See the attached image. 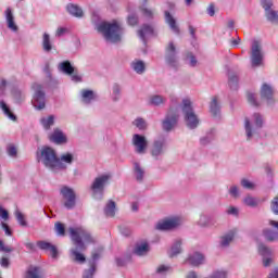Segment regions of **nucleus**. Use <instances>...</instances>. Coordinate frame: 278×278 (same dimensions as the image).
I'll use <instances>...</instances> for the list:
<instances>
[{"label": "nucleus", "instance_id": "obj_1", "mask_svg": "<svg viewBox=\"0 0 278 278\" xmlns=\"http://www.w3.org/2000/svg\"><path fill=\"white\" fill-rule=\"evenodd\" d=\"M68 231L75 247L70 251V255L77 264H85L86 256L83 254V251H86L87 244H94L96 240L92 235H90V231L86 230L84 227H71Z\"/></svg>", "mask_w": 278, "mask_h": 278}, {"label": "nucleus", "instance_id": "obj_2", "mask_svg": "<svg viewBox=\"0 0 278 278\" xmlns=\"http://www.w3.org/2000/svg\"><path fill=\"white\" fill-rule=\"evenodd\" d=\"M39 160L46 168H49L53 173H58V170H64L66 168V165L60 162L58 154H55V150L50 147L41 149Z\"/></svg>", "mask_w": 278, "mask_h": 278}, {"label": "nucleus", "instance_id": "obj_3", "mask_svg": "<svg viewBox=\"0 0 278 278\" xmlns=\"http://www.w3.org/2000/svg\"><path fill=\"white\" fill-rule=\"evenodd\" d=\"M97 29L109 42H119L121 36H123V27L116 21L102 22L97 26Z\"/></svg>", "mask_w": 278, "mask_h": 278}, {"label": "nucleus", "instance_id": "obj_4", "mask_svg": "<svg viewBox=\"0 0 278 278\" xmlns=\"http://www.w3.org/2000/svg\"><path fill=\"white\" fill-rule=\"evenodd\" d=\"M182 112L189 129H195L199 125V118L197 117V114H194V111H192V102H190V100H182Z\"/></svg>", "mask_w": 278, "mask_h": 278}, {"label": "nucleus", "instance_id": "obj_5", "mask_svg": "<svg viewBox=\"0 0 278 278\" xmlns=\"http://www.w3.org/2000/svg\"><path fill=\"white\" fill-rule=\"evenodd\" d=\"M251 62L254 68L264 64V53L260 41H253L252 43Z\"/></svg>", "mask_w": 278, "mask_h": 278}, {"label": "nucleus", "instance_id": "obj_6", "mask_svg": "<svg viewBox=\"0 0 278 278\" xmlns=\"http://www.w3.org/2000/svg\"><path fill=\"white\" fill-rule=\"evenodd\" d=\"M35 90V94L33 97L31 103L36 110H45L46 100H45V91H42V87L38 84L33 86Z\"/></svg>", "mask_w": 278, "mask_h": 278}, {"label": "nucleus", "instance_id": "obj_7", "mask_svg": "<svg viewBox=\"0 0 278 278\" xmlns=\"http://www.w3.org/2000/svg\"><path fill=\"white\" fill-rule=\"evenodd\" d=\"M258 254L263 256V266L265 268H268V266L275 263L273 250L262 243L258 245Z\"/></svg>", "mask_w": 278, "mask_h": 278}, {"label": "nucleus", "instance_id": "obj_8", "mask_svg": "<svg viewBox=\"0 0 278 278\" xmlns=\"http://www.w3.org/2000/svg\"><path fill=\"white\" fill-rule=\"evenodd\" d=\"M181 225V218L172 217L168 219H164L163 222H159L155 226L159 231H168V229H175V227H179Z\"/></svg>", "mask_w": 278, "mask_h": 278}, {"label": "nucleus", "instance_id": "obj_9", "mask_svg": "<svg viewBox=\"0 0 278 278\" xmlns=\"http://www.w3.org/2000/svg\"><path fill=\"white\" fill-rule=\"evenodd\" d=\"M132 144L136 153L142 154L146 153L149 147V141H147V137L136 134L132 136Z\"/></svg>", "mask_w": 278, "mask_h": 278}, {"label": "nucleus", "instance_id": "obj_10", "mask_svg": "<svg viewBox=\"0 0 278 278\" xmlns=\"http://www.w3.org/2000/svg\"><path fill=\"white\" fill-rule=\"evenodd\" d=\"M61 194L64 199V206L67 210H73L75 207V191L68 187L61 188Z\"/></svg>", "mask_w": 278, "mask_h": 278}, {"label": "nucleus", "instance_id": "obj_11", "mask_svg": "<svg viewBox=\"0 0 278 278\" xmlns=\"http://www.w3.org/2000/svg\"><path fill=\"white\" fill-rule=\"evenodd\" d=\"M111 177L112 176H110L109 174H104L97 177L93 180V184L91 185V190L93 194H97V192H100V194H103V188H105V185L108 184V181H110Z\"/></svg>", "mask_w": 278, "mask_h": 278}, {"label": "nucleus", "instance_id": "obj_12", "mask_svg": "<svg viewBox=\"0 0 278 278\" xmlns=\"http://www.w3.org/2000/svg\"><path fill=\"white\" fill-rule=\"evenodd\" d=\"M37 247L41 250V251H48V253H50L51 257L53 260L58 258V248L55 245H53L51 242H47V241H38L37 242Z\"/></svg>", "mask_w": 278, "mask_h": 278}, {"label": "nucleus", "instance_id": "obj_13", "mask_svg": "<svg viewBox=\"0 0 278 278\" xmlns=\"http://www.w3.org/2000/svg\"><path fill=\"white\" fill-rule=\"evenodd\" d=\"M187 264H190L191 266H201V264H205V256L202 253L194 252L187 258Z\"/></svg>", "mask_w": 278, "mask_h": 278}, {"label": "nucleus", "instance_id": "obj_14", "mask_svg": "<svg viewBox=\"0 0 278 278\" xmlns=\"http://www.w3.org/2000/svg\"><path fill=\"white\" fill-rule=\"evenodd\" d=\"M177 118H179V115L168 112L166 118L163 122V129L165 131H170V129L177 125Z\"/></svg>", "mask_w": 278, "mask_h": 278}, {"label": "nucleus", "instance_id": "obj_15", "mask_svg": "<svg viewBox=\"0 0 278 278\" xmlns=\"http://www.w3.org/2000/svg\"><path fill=\"white\" fill-rule=\"evenodd\" d=\"M99 260V254H92V262H90L89 269H86L83 274V278H92L94 273H97V261Z\"/></svg>", "mask_w": 278, "mask_h": 278}, {"label": "nucleus", "instance_id": "obj_16", "mask_svg": "<svg viewBox=\"0 0 278 278\" xmlns=\"http://www.w3.org/2000/svg\"><path fill=\"white\" fill-rule=\"evenodd\" d=\"M154 35V30L152 26L143 25L142 28L138 31L139 38L147 45V38Z\"/></svg>", "mask_w": 278, "mask_h": 278}, {"label": "nucleus", "instance_id": "obj_17", "mask_svg": "<svg viewBox=\"0 0 278 278\" xmlns=\"http://www.w3.org/2000/svg\"><path fill=\"white\" fill-rule=\"evenodd\" d=\"M7 25L11 31H18V26L14 22V15L12 14V9L8 8L5 11Z\"/></svg>", "mask_w": 278, "mask_h": 278}, {"label": "nucleus", "instance_id": "obj_18", "mask_svg": "<svg viewBox=\"0 0 278 278\" xmlns=\"http://www.w3.org/2000/svg\"><path fill=\"white\" fill-rule=\"evenodd\" d=\"M175 55H176L175 43L169 42L166 48V59H167V62L172 65L175 64V62H177V58Z\"/></svg>", "mask_w": 278, "mask_h": 278}, {"label": "nucleus", "instance_id": "obj_19", "mask_svg": "<svg viewBox=\"0 0 278 278\" xmlns=\"http://www.w3.org/2000/svg\"><path fill=\"white\" fill-rule=\"evenodd\" d=\"M273 87H270V85L268 84H264L261 88V96L263 99H266V101H268V103H270V101H273Z\"/></svg>", "mask_w": 278, "mask_h": 278}, {"label": "nucleus", "instance_id": "obj_20", "mask_svg": "<svg viewBox=\"0 0 278 278\" xmlns=\"http://www.w3.org/2000/svg\"><path fill=\"white\" fill-rule=\"evenodd\" d=\"M164 147H166V141L164 139L155 141L152 148L153 157H157V155H162L164 151Z\"/></svg>", "mask_w": 278, "mask_h": 278}, {"label": "nucleus", "instance_id": "obj_21", "mask_svg": "<svg viewBox=\"0 0 278 278\" xmlns=\"http://www.w3.org/2000/svg\"><path fill=\"white\" fill-rule=\"evenodd\" d=\"M0 109L2 110L4 116H8L10 121H16V115L14 112H12V109H10V105H8L5 101H0Z\"/></svg>", "mask_w": 278, "mask_h": 278}, {"label": "nucleus", "instance_id": "obj_22", "mask_svg": "<svg viewBox=\"0 0 278 278\" xmlns=\"http://www.w3.org/2000/svg\"><path fill=\"white\" fill-rule=\"evenodd\" d=\"M50 140L55 142V144H62V142H66V136L60 129H55L50 136Z\"/></svg>", "mask_w": 278, "mask_h": 278}, {"label": "nucleus", "instance_id": "obj_23", "mask_svg": "<svg viewBox=\"0 0 278 278\" xmlns=\"http://www.w3.org/2000/svg\"><path fill=\"white\" fill-rule=\"evenodd\" d=\"M165 21L174 34H179V26H177V21L173 18V15H170L168 11H165Z\"/></svg>", "mask_w": 278, "mask_h": 278}, {"label": "nucleus", "instance_id": "obj_24", "mask_svg": "<svg viewBox=\"0 0 278 278\" xmlns=\"http://www.w3.org/2000/svg\"><path fill=\"white\" fill-rule=\"evenodd\" d=\"M135 255H147V253H149V243L147 242H142L136 245L135 250H134Z\"/></svg>", "mask_w": 278, "mask_h": 278}, {"label": "nucleus", "instance_id": "obj_25", "mask_svg": "<svg viewBox=\"0 0 278 278\" xmlns=\"http://www.w3.org/2000/svg\"><path fill=\"white\" fill-rule=\"evenodd\" d=\"M66 9L72 16H76L77 18H81V16H84V11L78 5L68 4Z\"/></svg>", "mask_w": 278, "mask_h": 278}, {"label": "nucleus", "instance_id": "obj_26", "mask_svg": "<svg viewBox=\"0 0 278 278\" xmlns=\"http://www.w3.org/2000/svg\"><path fill=\"white\" fill-rule=\"evenodd\" d=\"M25 278H42V273L40 268L30 266L26 271Z\"/></svg>", "mask_w": 278, "mask_h": 278}, {"label": "nucleus", "instance_id": "obj_27", "mask_svg": "<svg viewBox=\"0 0 278 278\" xmlns=\"http://www.w3.org/2000/svg\"><path fill=\"white\" fill-rule=\"evenodd\" d=\"M59 68L62 71V73H66V75H73V73H75V68L68 61L60 63Z\"/></svg>", "mask_w": 278, "mask_h": 278}, {"label": "nucleus", "instance_id": "obj_28", "mask_svg": "<svg viewBox=\"0 0 278 278\" xmlns=\"http://www.w3.org/2000/svg\"><path fill=\"white\" fill-rule=\"evenodd\" d=\"M105 216H114L116 214V203L114 201H109L104 207Z\"/></svg>", "mask_w": 278, "mask_h": 278}, {"label": "nucleus", "instance_id": "obj_29", "mask_svg": "<svg viewBox=\"0 0 278 278\" xmlns=\"http://www.w3.org/2000/svg\"><path fill=\"white\" fill-rule=\"evenodd\" d=\"M181 253V240H177L170 250L168 251L169 257H175V255H179Z\"/></svg>", "mask_w": 278, "mask_h": 278}, {"label": "nucleus", "instance_id": "obj_30", "mask_svg": "<svg viewBox=\"0 0 278 278\" xmlns=\"http://www.w3.org/2000/svg\"><path fill=\"white\" fill-rule=\"evenodd\" d=\"M81 97L84 103H90V101H94V92L92 90H83Z\"/></svg>", "mask_w": 278, "mask_h": 278}, {"label": "nucleus", "instance_id": "obj_31", "mask_svg": "<svg viewBox=\"0 0 278 278\" xmlns=\"http://www.w3.org/2000/svg\"><path fill=\"white\" fill-rule=\"evenodd\" d=\"M210 109L213 116H218V112H220V108L218 106V98L214 97L212 99Z\"/></svg>", "mask_w": 278, "mask_h": 278}, {"label": "nucleus", "instance_id": "obj_32", "mask_svg": "<svg viewBox=\"0 0 278 278\" xmlns=\"http://www.w3.org/2000/svg\"><path fill=\"white\" fill-rule=\"evenodd\" d=\"M134 168H135V177L137 179V181H142L143 177H144V169L140 167V164L135 163L134 164Z\"/></svg>", "mask_w": 278, "mask_h": 278}, {"label": "nucleus", "instance_id": "obj_33", "mask_svg": "<svg viewBox=\"0 0 278 278\" xmlns=\"http://www.w3.org/2000/svg\"><path fill=\"white\" fill-rule=\"evenodd\" d=\"M131 66L135 73H138L139 75H142V73H144V62L135 61L132 62Z\"/></svg>", "mask_w": 278, "mask_h": 278}, {"label": "nucleus", "instance_id": "obj_34", "mask_svg": "<svg viewBox=\"0 0 278 278\" xmlns=\"http://www.w3.org/2000/svg\"><path fill=\"white\" fill-rule=\"evenodd\" d=\"M265 14H266V18H267V21H269V23H277V21H278L277 11L269 9V10L265 11Z\"/></svg>", "mask_w": 278, "mask_h": 278}, {"label": "nucleus", "instance_id": "obj_35", "mask_svg": "<svg viewBox=\"0 0 278 278\" xmlns=\"http://www.w3.org/2000/svg\"><path fill=\"white\" fill-rule=\"evenodd\" d=\"M243 203L245 205H248L249 207H257V205H260V200H257L251 195H248L244 198Z\"/></svg>", "mask_w": 278, "mask_h": 278}, {"label": "nucleus", "instance_id": "obj_36", "mask_svg": "<svg viewBox=\"0 0 278 278\" xmlns=\"http://www.w3.org/2000/svg\"><path fill=\"white\" fill-rule=\"evenodd\" d=\"M236 236V232L230 231L226 236L222 237L220 244L223 247H229V243L233 240V237Z\"/></svg>", "mask_w": 278, "mask_h": 278}, {"label": "nucleus", "instance_id": "obj_37", "mask_svg": "<svg viewBox=\"0 0 278 278\" xmlns=\"http://www.w3.org/2000/svg\"><path fill=\"white\" fill-rule=\"evenodd\" d=\"M54 121H55V117L53 115H50L48 117H42L41 125L45 129H49L51 125H53Z\"/></svg>", "mask_w": 278, "mask_h": 278}, {"label": "nucleus", "instance_id": "obj_38", "mask_svg": "<svg viewBox=\"0 0 278 278\" xmlns=\"http://www.w3.org/2000/svg\"><path fill=\"white\" fill-rule=\"evenodd\" d=\"M42 47L45 51H51V37H49V34L45 33L43 34V41H42Z\"/></svg>", "mask_w": 278, "mask_h": 278}, {"label": "nucleus", "instance_id": "obj_39", "mask_svg": "<svg viewBox=\"0 0 278 278\" xmlns=\"http://www.w3.org/2000/svg\"><path fill=\"white\" fill-rule=\"evenodd\" d=\"M59 160L61 164H64V166H66V164H73V154L71 153L62 154Z\"/></svg>", "mask_w": 278, "mask_h": 278}, {"label": "nucleus", "instance_id": "obj_40", "mask_svg": "<svg viewBox=\"0 0 278 278\" xmlns=\"http://www.w3.org/2000/svg\"><path fill=\"white\" fill-rule=\"evenodd\" d=\"M164 101H166V99H164V97H162V96H152L150 99V103L152 105H162V103H164Z\"/></svg>", "mask_w": 278, "mask_h": 278}, {"label": "nucleus", "instance_id": "obj_41", "mask_svg": "<svg viewBox=\"0 0 278 278\" xmlns=\"http://www.w3.org/2000/svg\"><path fill=\"white\" fill-rule=\"evenodd\" d=\"M253 123L257 129H260V127L264 125V118L262 117V115H260V113L253 115Z\"/></svg>", "mask_w": 278, "mask_h": 278}, {"label": "nucleus", "instance_id": "obj_42", "mask_svg": "<svg viewBox=\"0 0 278 278\" xmlns=\"http://www.w3.org/2000/svg\"><path fill=\"white\" fill-rule=\"evenodd\" d=\"M15 216H16L18 224L22 227H27V220H25V215H23V213H21L20 211H16Z\"/></svg>", "mask_w": 278, "mask_h": 278}, {"label": "nucleus", "instance_id": "obj_43", "mask_svg": "<svg viewBox=\"0 0 278 278\" xmlns=\"http://www.w3.org/2000/svg\"><path fill=\"white\" fill-rule=\"evenodd\" d=\"M54 227L59 236H64L66 233V228L64 227V224L56 223Z\"/></svg>", "mask_w": 278, "mask_h": 278}, {"label": "nucleus", "instance_id": "obj_44", "mask_svg": "<svg viewBox=\"0 0 278 278\" xmlns=\"http://www.w3.org/2000/svg\"><path fill=\"white\" fill-rule=\"evenodd\" d=\"M245 134L248 140H251V138L253 137V131L251 129V122H249V118H245Z\"/></svg>", "mask_w": 278, "mask_h": 278}, {"label": "nucleus", "instance_id": "obj_45", "mask_svg": "<svg viewBox=\"0 0 278 278\" xmlns=\"http://www.w3.org/2000/svg\"><path fill=\"white\" fill-rule=\"evenodd\" d=\"M248 101L254 108H257V105H260V103H257V100L255 99V93L253 92H248Z\"/></svg>", "mask_w": 278, "mask_h": 278}, {"label": "nucleus", "instance_id": "obj_46", "mask_svg": "<svg viewBox=\"0 0 278 278\" xmlns=\"http://www.w3.org/2000/svg\"><path fill=\"white\" fill-rule=\"evenodd\" d=\"M134 125H136L138 129H147V122L142 118L135 119Z\"/></svg>", "mask_w": 278, "mask_h": 278}, {"label": "nucleus", "instance_id": "obj_47", "mask_svg": "<svg viewBox=\"0 0 278 278\" xmlns=\"http://www.w3.org/2000/svg\"><path fill=\"white\" fill-rule=\"evenodd\" d=\"M264 235L266 240H268L269 242H273V240H277V232L265 231Z\"/></svg>", "mask_w": 278, "mask_h": 278}, {"label": "nucleus", "instance_id": "obj_48", "mask_svg": "<svg viewBox=\"0 0 278 278\" xmlns=\"http://www.w3.org/2000/svg\"><path fill=\"white\" fill-rule=\"evenodd\" d=\"M261 3L265 12H267L268 10H271L270 8H273V0H261Z\"/></svg>", "mask_w": 278, "mask_h": 278}, {"label": "nucleus", "instance_id": "obj_49", "mask_svg": "<svg viewBox=\"0 0 278 278\" xmlns=\"http://www.w3.org/2000/svg\"><path fill=\"white\" fill-rule=\"evenodd\" d=\"M141 13L146 18H153V11L147 9V8H141Z\"/></svg>", "mask_w": 278, "mask_h": 278}, {"label": "nucleus", "instance_id": "obj_50", "mask_svg": "<svg viewBox=\"0 0 278 278\" xmlns=\"http://www.w3.org/2000/svg\"><path fill=\"white\" fill-rule=\"evenodd\" d=\"M228 84H229L230 88H237V86H238V76L229 77Z\"/></svg>", "mask_w": 278, "mask_h": 278}, {"label": "nucleus", "instance_id": "obj_51", "mask_svg": "<svg viewBox=\"0 0 278 278\" xmlns=\"http://www.w3.org/2000/svg\"><path fill=\"white\" fill-rule=\"evenodd\" d=\"M172 268L170 266H166V265H161L157 268V273H160L161 275H164V273H170Z\"/></svg>", "mask_w": 278, "mask_h": 278}, {"label": "nucleus", "instance_id": "obj_52", "mask_svg": "<svg viewBox=\"0 0 278 278\" xmlns=\"http://www.w3.org/2000/svg\"><path fill=\"white\" fill-rule=\"evenodd\" d=\"M271 211L274 214H278V197L274 198L271 201Z\"/></svg>", "mask_w": 278, "mask_h": 278}, {"label": "nucleus", "instance_id": "obj_53", "mask_svg": "<svg viewBox=\"0 0 278 278\" xmlns=\"http://www.w3.org/2000/svg\"><path fill=\"white\" fill-rule=\"evenodd\" d=\"M208 278H227L226 271H215L211 277Z\"/></svg>", "mask_w": 278, "mask_h": 278}, {"label": "nucleus", "instance_id": "obj_54", "mask_svg": "<svg viewBox=\"0 0 278 278\" xmlns=\"http://www.w3.org/2000/svg\"><path fill=\"white\" fill-rule=\"evenodd\" d=\"M0 218H2V220H8L10 218L8 211L2 207H0Z\"/></svg>", "mask_w": 278, "mask_h": 278}, {"label": "nucleus", "instance_id": "obj_55", "mask_svg": "<svg viewBox=\"0 0 278 278\" xmlns=\"http://www.w3.org/2000/svg\"><path fill=\"white\" fill-rule=\"evenodd\" d=\"M241 186H242L243 188H248L249 190H252V188H254L253 182H251V181H249V180H247V179H243V180L241 181Z\"/></svg>", "mask_w": 278, "mask_h": 278}, {"label": "nucleus", "instance_id": "obj_56", "mask_svg": "<svg viewBox=\"0 0 278 278\" xmlns=\"http://www.w3.org/2000/svg\"><path fill=\"white\" fill-rule=\"evenodd\" d=\"M128 25H138V16L129 15L128 16Z\"/></svg>", "mask_w": 278, "mask_h": 278}, {"label": "nucleus", "instance_id": "obj_57", "mask_svg": "<svg viewBox=\"0 0 278 278\" xmlns=\"http://www.w3.org/2000/svg\"><path fill=\"white\" fill-rule=\"evenodd\" d=\"M0 251L4 253H12V248L3 245V241L0 239Z\"/></svg>", "mask_w": 278, "mask_h": 278}, {"label": "nucleus", "instance_id": "obj_58", "mask_svg": "<svg viewBox=\"0 0 278 278\" xmlns=\"http://www.w3.org/2000/svg\"><path fill=\"white\" fill-rule=\"evenodd\" d=\"M8 153H9V155H11V157L16 156V148L14 146H9Z\"/></svg>", "mask_w": 278, "mask_h": 278}, {"label": "nucleus", "instance_id": "obj_59", "mask_svg": "<svg viewBox=\"0 0 278 278\" xmlns=\"http://www.w3.org/2000/svg\"><path fill=\"white\" fill-rule=\"evenodd\" d=\"M64 34H68V28H65V27L58 28V30H56V36L58 37L64 36Z\"/></svg>", "mask_w": 278, "mask_h": 278}, {"label": "nucleus", "instance_id": "obj_60", "mask_svg": "<svg viewBox=\"0 0 278 278\" xmlns=\"http://www.w3.org/2000/svg\"><path fill=\"white\" fill-rule=\"evenodd\" d=\"M0 264L3 268H8L10 266V260L8 257H2Z\"/></svg>", "mask_w": 278, "mask_h": 278}, {"label": "nucleus", "instance_id": "obj_61", "mask_svg": "<svg viewBox=\"0 0 278 278\" xmlns=\"http://www.w3.org/2000/svg\"><path fill=\"white\" fill-rule=\"evenodd\" d=\"M14 99H16V101H21V100L25 99V94H23V92H21V91H15Z\"/></svg>", "mask_w": 278, "mask_h": 278}, {"label": "nucleus", "instance_id": "obj_62", "mask_svg": "<svg viewBox=\"0 0 278 278\" xmlns=\"http://www.w3.org/2000/svg\"><path fill=\"white\" fill-rule=\"evenodd\" d=\"M2 228L4 229L7 236H12V230L10 229V226H8V224L2 223Z\"/></svg>", "mask_w": 278, "mask_h": 278}, {"label": "nucleus", "instance_id": "obj_63", "mask_svg": "<svg viewBox=\"0 0 278 278\" xmlns=\"http://www.w3.org/2000/svg\"><path fill=\"white\" fill-rule=\"evenodd\" d=\"M229 193L231 194V197H238V187L232 186L229 190Z\"/></svg>", "mask_w": 278, "mask_h": 278}, {"label": "nucleus", "instance_id": "obj_64", "mask_svg": "<svg viewBox=\"0 0 278 278\" xmlns=\"http://www.w3.org/2000/svg\"><path fill=\"white\" fill-rule=\"evenodd\" d=\"M268 278H278V269H274L270 274Z\"/></svg>", "mask_w": 278, "mask_h": 278}]
</instances>
